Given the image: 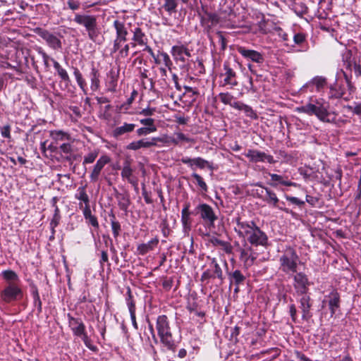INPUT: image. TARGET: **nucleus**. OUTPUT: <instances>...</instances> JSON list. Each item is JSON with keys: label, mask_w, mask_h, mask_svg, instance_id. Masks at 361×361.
Listing matches in <instances>:
<instances>
[{"label": "nucleus", "mask_w": 361, "mask_h": 361, "mask_svg": "<svg viewBox=\"0 0 361 361\" xmlns=\"http://www.w3.org/2000/svg\"><path fill=\"white\" fill-rule=\"evenodd\" d=\"M161 140L159 137H152L151 140L142 139L137 141H134L129 143L126 148L130 150H137L141 148H148L157 145V142H160Z\"/></svg>", "instance_id": "obj_20"}, {"label": "nucleus", "mask_w": 361, "mask_h": 361, "mask_svg": "<svg viewBox=\"0 0 361 361\" xmlns=\"http://www.w3.org/2000/svg\"><path fill=\"white\" fill-rule=\"evenodd\" d=\"M114 27L116 30V35H128V32L125 23L118 20H116L114 22Z\"/></svg>", "instance_id": "obj_42"}, {"label": "nucleus", "mask_w": 361, "mask_h": 361, "mask_svg": "<svg viewBox=\"0 0 361 361\" xmlns=\"http://www.w3.org/2000/svg\"><path fill=\"white\" fill-rule=\"evenodd\" d=\"M292 361H313L299 350L291 353Z\"/></svg>", "instance_id": "obj_46"}, {"label": "nucleus", "mask_w": 361, "mask_h": 361, "mask_svg": "<svg viewBox=\"0 0 361 361\" xmlns=\"http://www.w3.org/2000/svg\"><path fill=\"white\" fill-rule=\"evenodd\" d=\"M35 32L44 40L47 45L51 49L59 51L62 49V42L61 39L62 35L60 33L51 32L41 27L35 28Z\"/></svg>", "instance_id": "obj_5"}, {"label": "nucleus", "mask_w": 361, "mask_h": 361, "mask_svg": "<svg viewBox=\"0 0 361 361\" xmlns=\"http://www.w3.org/2000/svg\"><path fill=\"white\" fill-rule=\"evenodd\" d=\"M298 295H302L299 300L300 308L302 313V319L305 321H308L312 317V314L310 312L312 307L311 298L307 293L298 294Z\"/></svg>", "instance_id": "obj_17"}, {"label": "nucleus", "mask_w": 361, "mask_h": 361, "mask_svg": "<svg viewBox=\"0 0 361 361\" xmlns=\"http://www.w3.org/2000/svg\"><path fill=\"white\" fill-rule=\"evenodd\" d=\"M126 300L130 314H132V312L135 313V303L133 299V295L130 288H128L127 289V297Z\"/></svg>", "instance_id": "obj_44"}, {"label": "nucleus", "mask_w": 361, "mask_h": 361, "mask_svg": "<svg viewBox=\"0 0 361 361\" xmlns=\"http://www.w3.org/2000/svg\"><path fill=\"white\" fill-rule=\"evenodd\" d=\"M67 4L68 8L73 11L79 9L80 6V2L79 0H68Z\"/></svg>", "instance_id": "obj_62"}, {"label": "nucleus", "mask_w": 361, "mask_h": 361, "mask_svg": "<svg viewBox=\"0 0 361 361\" xmlns=\"http://www.w3.org/2000/svg\"><path fill=\"white\" fill-rule=\"evenodd\" d=\"M343 66L346 70L353 71L354 63H355L357 61L354 58L352 57L350 51H348L343 56Z\"/></svg>", "instance_id": "obj_39"}, {"label": "nucleus", "mask_w": 361, "mask_h": 361, "mask_svg": "<svg viewBox=\"0 0 361 361\" xmlns=\"http://www.w3.org/2000/svg\"><path fill=\"white\" fill-rule=\"evenodd\" d=\"M178 0H164L163 5L159 8V12L165 11L169 16L177 12Z\"/></svg>", "instance_id": "obj_32"}, {"label": "nucleus", "mask_w": 361, "mask_h": 361, "mask_svg": "<svg viewBox=\"0 0 361 361\" xmlns=\"http://www.w3.org/2000/svg\"><path fill=\"white\" fill-rule=\"evenodd\" d=\"M210 267L212 269L214 277H217L222 282L224 280L223 271L215 258L212 259Z\"/></svg>", "instance_id": "obj_38"}, {"label": "nucleus", "mask_w": 361, "mask_h": 361, "mask_svg": "<svg viewBox=\"0 0 361 361\" xmlns=\"http://www.w3.org/2000/svg\"><path fill=\"white\" fill-rule=\"evenodd\" d=\"M61 221V215H53L50 222V228L53 235L55 234V228L58 226Z\"/></svg>", "instance_id": "obj_52"}, {"label": "nucleus", "mask_w": 361, "mask_h": 361, "mask_svg": "<svg viewBox=\"0 0 361 361\" xmlns=\"http://www.w3.org/2000/svg\"><path fill=\"white\" fill-rule=\"evenodd\" d=\"M348 109L353 114L361 116V102L355 103L354 106H348Z\"/></svg>", "instance_id": "obj_59"}, {"label": "nucleus", "mask_w": 361, "mask_h": 361, "mask_svg": "<svg viewBox=\"0 0 361 361\" xmlns=\"http://www.w3.org/2000/svg\"><path fill=\"white\" fill-rule=\"evenodd\" d=\"M228 277L230 282V287L233 285L235 286L243 285L246 279L245 275L238 269L228 273Z\"/></svg>", "instance_id": "obj_24"}, {"label": "nucleus", "mask_w": 361, "mask_h": 361, "mask_svg": "<svg viewBox=\"0 0 361 361\" xmlns=\"http://www.w3.org/2000/svg\"><path fill=\"white\" fill-rule=\"evenodd\" d=\"M240 259L244 262V264L247 267L252 266L257 257L250 247L240 250Z\"/></svg>", "instance_id": "obj_25"}, {"label": "nucleus", "mask_w": 361, "mask_h": 361, "mask_svg": "<svg viewBox=\"0 0 361 361\" xmlns=\"http://www.w3.org/2000/svg\"><path fill=\"white\" fill-rule=\"evenodd\" d=\"M159 244L157 237L154 238L147 243H142L137 245V251L139 255H145L148 252L153 250Z\"/></svg>", "instance_id": "obj_27"}, {"label": "nucleus", "mask_w": 361, "mask_h": 361, "mask_svg": "<svg viewBox=\"0 0 361 361\" xmlns=\"http://www.w3.org/2000/svg\"><path fill=\"white\" fill-rule=\"evenodd\" d=\"M156 328L161 343L168 349H174L176 345L171 332L169 321L166 315H160L157 317Z\"/></svg>", "instance_id": "obj_3"}, {"label": "nucleus", "mask_w": 361, "mask_h": 361, "mask_svg": "<svg viewBox=\"0 0 361 361\" xmlns=\"http://www.w3.org/2000/svg\"><path fill=\"white\" fill-rule=\"evenodd\" d=\"M141 124L145 126L147 128L153 129L152 131L154 133L157 131V127L154 125V119L152 118H142L140 120Z\"/></svg>", "instance_id": "obj_49"}, {"label": "nucleus", "mask_w": 361, "mask_h": 361, "mask_svg": "<svg viewBox=\"0 0 361 361\" xmlns=\"http://www.w3.org/2000/svg\"><path fill=\"white\" fill-rule=\"evenodd\" d=\"M23 296V290L16 283H6L5 288L0 293L1 299L6 303L20 300Z\"/></svg>", "instance_id": "obj_7"}, {"label": "nucleus", "mask_w": 361, "mask_h": 361, "mask_svg": "<svg viewBox=\"0 0 361 361\" xmlns=\"http://www.w3.org/2000/svg\"><path fill=\"white\" fill-rule=\"evenodd\" d=\"M256 185L261 188V193H265L263 200L274 207H278L279 200L276 194L270 189L263 187L260 183H257Z\"/></svg>", "instance_id": "obj_22"}, {"label": "nucleus", "mask_w": 361, "mask_h": 361, "mask_svg": "<svg viewBox=\"0 0 361 361\" xmlns=\"http://www.w3.org/2000/svg\"><path fill=\"white\" fill-rule=\"evenodd\" d=\"M233 108L238 110L243 111L245 115L250 118H256V114L252 110V107L243 104V102H238L233 104Z\"/></svg>", "instance_id": "obj_35"}, {"label": "nucleus", "mask_w": 361, "mask_h": 361, "mask_svg": "<svg viewBox=\"0 0 361 361\" xmlns=\"http://www.w3.org/2000/svg\"><path fill=\"white\" fill-rule=\"evenodd\" d=\"M192 177H193L197 184L199 185V187L201 188V190L204 192H207L208 187L207 183L204 181L203 178L197 173H193L192 174Z\"/></svg>", "instance_id": "obj_48"}, {"label": "nucleus", "mask_w": 361, "mask_h": 361, "mask_svg": "<svg viewBox=\"0 0 361 361\" xmlns=\"http://www.w3.org/2000/svg\"><path fill=\"white\" fill-rule=\"evenodd\" d=\"M87 185L80 186L75 194V198L80 200L82 204H87L90 203V198L86 192Z\"/></svg>", "instance_id": "obj_33"}, {"label": "nucleus", "mask_w": 361, "mask_h": 361, "mask_svg": "<svg viewBox=\"0 0 361 361\" xmlns=\"http://www.w3.org/2000/svg\"><path fill=\"white\" fill-rule=\"evenodd\" d=\"M298 113H304L309 116H315L322 122L331 123L329 118V104L323 99H311V101L305 105L295 109Z\"/></svg>", "instance_id": "obj_2"}, {"label": "nucleus", "mask_w": 361, "mask_h": 361, "mask_svg": "<svg viewBox=\"0 0 361 361\" xmlns=\"http://www.w3.org/2000/svg\"><path fill=\"white\" fill-rule=\"evenodd\" d=\"M116 198L118 201L119 208L124 212H127L130 204L129 195L127 193L118 192L116 194Z\"/></svg>", "instance_id": "obj_31"}, {"label": "nucleus", "mask_w": 361, "mask_h": 361, "mask_svg": "<svg viewBox=\"0 0 361 361\" xmlns=\"http://www.w3.org/2000/svg\"><path fill=\"white\" fill-rule=\"evenodd\" d=\"M79 207L82 209V214H83L85 219L92 215V212H91V209H90V203L87 204H85V206L83 207L82 203L80 202Z\"/></svg>", "instance_id": "obj_57"}, {"label": "nucleus", "mask_w": 361, "mask_h": 361, "mask_svg": "<svg viewBox=\"0 0 361 361\" xmlns=\"http://www.w3.org/2000/svg\"><path fill=\"white\" fill-rule=\"evenodd\" d=\"M223 67L224 72L221 73L220 76L224 78V79L221 81L220 85L222 87L229 85L231 88L237 86L238 82L236 72L230 66L228 62H225Z\"/></svg>", "instance_id": "obj_11"}, {"label": "nucleus", "mask_w": 361, "mask_h": 361, "mask_svg": "<svg viewBox=\"0 0 361 361\" xmlns=\"http://www.w3.org/2000/svg\"><path fill=\"white\" fill-rule=\"evenodd\" d=\"M58 75L61 78V79L65 82H70V78L67 73V71L61 68L59 71L57 72Z\"/></svg>", "instance_id": "obj_64"}, {"label": "nucleus", "mask_w": 361, "mask_h": 361, "mask_svg": "<svg viewBox=\"0 0 361 361\" xmlns=\"http://www.w3.org/2000/svg\"><path fill=\"white\" fill-rule=\"evenodd\" d=\"M109 216L111 217V226L112 229L113 235L115 238H116L121 231V226L120 223L116 220V216L114 213L109 214Z\"/></svg>", "instance_id": "obj_40"}, {"label": "nucleus", "mask_w": 361, "mask_h": 361, "mask_svg": "<svg viewBox=\"0 0 361 361\" xmlns=\"http://www.w3.org/2000/svg\"><path fill=\"white\" fill-rule=\"evenodd\" d=\"M100 73L99 71L95 68L92 67L91 68V71L90 73V88L92 91H97L100 87Z\"/></svg>", "instance_id": "obj_28"}, {"label": "nucleus", "mask_w": 361, "mask_h": 361, "mask_svg": "<svg viewBox=\"0 0 361 361\" xmlns=\"http://www.w3.org/2000/svg\"><path fill=\"white\" fill-rule=\"evenodd\" d=\"M132 174L133 170L130 165L128 162H126L123 167L121 176L123 178H126L129 183H133V180L131 179Z\"/></svg>", "instance_id": "obj_45"}, {"label": "nucleus", "mask_w": 361, "mask_h": 361, "mask_svg": "<svg viewBox=\"0 0 361 361\" xmlns=\"http://www.w3.org/2000/svg\"><path fill=\"white\" fill-rule=\"evenodd\" d=\"M135 124L124 123L122 126L115 128L112 130V136L116 139L124 134L133 132L135 130Z\"/></svg>", "instance_id": "obj_26"}, {"label": "nucleus", "mask_w": 361, "mask_h": 361, "mask_svg": "<svg viewBox=\"0 0 361 361\" xmlns=\"http://www.w3.org/2000/svg\"><path fill=\"white\" fill-rule=\"evenodd\" d=\"M237 51L246 60L257 63H262L264 61L263 54L257 51L247 49L245 47L238 46Z\"/></svg>", "instance_id": "obj_14"}, {"label": "nucleus", "mask_w": 361, "mask_h": 361, "mask_svg": "<svg viewBox=\"0 0 361 361\" xmlns=\"http://www.w3.org/2000/svg\"><path fill=\"white\" fill-rule=\"evenodd\" d=\"M235 230L239 236L243 237L253 245L264 246L267 244V235L252 221H242L237 219Z\"/></svg>", "instance_id": "obj_1"}, {"label": "nucleus", "mask_w": 361, "mask_h": 361, "mask_svg": "<svg viewBox=\"0 0 361 361\" xmlns=\"http://www.w3.org/2000/svg\"><path fill=\"white\" fill-rule=\"evenodd\" d=\"M3 278L6 280V283H16L18 284L20 281L18 274L12 270H5L2 272Z\"/></svg>", "instance_id": "obj_37"}, {"label": "nucleus", "mask_w": 361, "mask_h": 361, "mask_svg": "<svg viewBox=\"0 0 361 361\" xmlns=\"http://www.w3.org/2000/svg\"><path fill=\"white\" fill-rule=\"evenodd\" d=\"M130 49V44H126L123 46V47L120 49L119 53L118 54V57L121 59H125L128 56Z\"/></svg>", "instance_id": "obj_56"}, {"label": "nucleus", "mask_w": 361, "mask_h": 361, "mask_svg": "<svg viewBox=\"0 0 361 361\" xmlns=\"http://www.w3.org/2000/svg\"><path fill=\"white\" fill-rule=\"evenodd\" d=\"M306 40V35L302 32L296 33L293 36V41L295 44L300 45Z\"/></svg>", "instance_id": "obj_54"}, {"label": "nucleus", "mask_w": 361, "mask_h": 361, "mask_svg": "<svg viewBox=\"0 0 361 361\" xmlns=\"http://www.w3.org/2000/svg\"><path fill=\"white\" fill-rule=\"evenodd\" d=\"M98 156V152H92L84 157L82 164L85 165L87 164L93 163Z\"/></svg>", "instance_id": "obj_51"}, {"label": "nucleus", "mask_w": 361, "mask_h": 361, "mask_svg": "<svg viewBox=\"0 0 361 361\" xmlns=\"http://www.w3.org/2000/svg\"><path fill=\"white\" fill-rule=\"evenodd\" d=\"M174 136L176 137H173L171 139V142L174 145H178L179 142L184 141L186 142H190V139L188 138L185 134L180 132L175 133Z\"/></svg>", "instance_id": "obj_47"}, {"label": "nucleus", "mask_w": 361, "mask_h": 361, "mask_svg": "<svg viewBox=\"0 0 361 361\" xmlns=\"http://www.w3.org/2000/svg\"><path fill=\"white\" fill-rule=\"evenodd\" d=\"M133 34L132 41L137 42L139 46H144L147 44V37L140 27H135Z\"/></svg>", "instance_id": "obj_29"}, {"label": "nucleus", "mask_w": 361, "mask_h": 361, "mask_svg": "<svg viewBox=\"0 0 361 361\" xmlns=\"http://www.w3.org/2000/svg\"><path fill=\"white\" fill-rule=\"evenodd\" d=\"M345 93V87L342 82L336 80L334 84L329 86V98L341 99Z\"/></svg>", "instance_id": "obj_21"}, {"label": "nucleus", "mask_w": 361, "mask_h": 361, "mask_svg": "<svg viewBox=\"0 0 361 361\" xmlns=\"http://www.w3.org/2000/svg\"><path fill=\"white\" fill-rule=\"evenodd\" d=\"M1 135L5 138H11V126L6 125L0 128Z\"/></svg>", "instance_id": "obj_58"}, {"label": "nucleus", "mask_w": 361, "mask_h": 361, "mask_svg": "<svg viewBox=\"0 0 361 361\" xmlns=\"http://www.w3.org/2000/svg\"><path fill=\"white\" fill-rule=\"evenodd\" d=\"M171 54L176 62L180 63V66L185 67L191 57V51L183 44L174 45L171 47Z\"/></svg>", "instance_id": "obj_8"}, {"label": "nucleus", "mask_w": 361, "mask_h": 361, "mask_svg": "<svg viewBox=\"0 0 361 361\" xmlns=\"http://www.w3.org/2000/svg\"><path fill=\"white\" fill-rule=\"evenodd\" d=\"M343 73V77H344V79L345 80V82L347 84V87L349 90L350 92H352L353 91V90L355 89L354 88V86L353 85V82H352V76L351 75H348L345 71H342Z\"/></svg>", "instance_id": "obj_61"}, {"label": "nucleus", "mask_w": 361, "mask_h": 361, "mask_svg": "<svg viewBox=\"0 0 361 361\" xmlns=\"http://www.w3.org/2000/svg\"><path fill=\"white\" fill-rule=\"evenodd\" d=\"M35 50L42 58L44 71H49L50 68L49 61H51V58L40 47H37Z\"/></svg>", "instance_id": "obj_43"}, {"label": "nucleus", "mask_w": 361, "mask_h": 361, "mask_svg": "<svg viewBox=\"0 0 361 361\" xmlns=\"http://www.w3.org/2000/svg\"><path fill=\"white\" fill-rule=\"evenodd\" d=\"M159 73H160L161 79L158 82L160 83V85L162 87H164L167 84L166 81V78L167 77L166 69L165 68L160 67L159 68Z\"/></svg>", "instance_id": "obj_55"}, {"label": "nucleus", "mask_w": 361, "mask_h": 361, "mask_svg": "<svg viewBox=\"0 0 361 361\" xmlns=\"http://www.w3.org/2000/svg\"><path fill=\"white\" fill-rule=\"evenodd\" d=\"M293 276V287L296 293H307L310 283L307 276L303 272H296L292 275Z\"/></svg>", "instance_id": "obj_12"}, {"label": "nucleus", "mask_w": 361, "mask_h": 361, "mask_svg": "<svg viewBox=\"0 0 361 361\" xmlns=\"http://www.w3.org/2000/svg\"><path fill=\"white\" fill-rule=\"evenodd\" d=\"M218 97H219V99H220V101L223 104H226V105H230L233 108V104L235 103H238V102L234 101L233 96L229 92H221L219 94Z\"/></svg>", "instance_id": "obj_41"}, {"label": "nucleus", "mask_w": 361, "mask_h": 361, "mask_svg": "<svg viewBox=\"0 0 361 361\" xmlns=\"http://www.w3.org/2000/svg\"><path fill=\"white\" fill-rule=\"evenodd\" d=\"M193 214H199L201 219L210 225H213L217 219V216L213 208L206 203L198 204L195 207Z\"/></svg>", "instance_id": "obj_9"}, {"label": "nucleus", "mask_w": 361, "mask_h": 361, "mask_svg": "<svg viewBox=\"0 0 361 361\" xmlns=\"http://www.w3.org/2000/svg\"><path fill=\"white\" fill-rule=\"evenodd\" d=\"M159 56H160L163 63L166 66V67L168 68L169 70H171L173 63H172L169 54L166 52H161V53H160Z\"/></svg>", "instance_id": "obj_53"}, {"label": "nucleus", "mask_w": 361, "mask_h": 361, "mask_svg": "<svg viewBox=\"0 0 361 361\" xmlns=\"http://www.w3.org/2000/svg\"><path fill=\"white\" fill-rule=\"evenodd\" d=\"M210 242L214 246L220 247L227 254H231L233 251V247L228 242L221 240L217 238H212Z\"/></svg>", "instance_id": "obj_34"}, {"label": "nucleus", "mask_w": 361, "mask_h": 361, "mask_svg": "<svg viewBox=\"0 0 361 361\" xmlns=\"http://www.w3.org/2000/svg\"><path fill=\"white\" fill-rule=\"evenodd\" d=\"M87 222L96 229H99V222L94 215H91L85 219Z\"/></svg>", "instance_id": "obj_60"}, {"label": "nucleus", "mask_w": 361, "mask_h": 361, "mask_svg": "<svg viewBox=\"0 0 361 361\" xmlns=\"http://www.w3.org/2000/svg\"><path fill=\"white\" fill-rule=\"evenodd\" d=\"M194 166L200 169H204L205 167L211 168L209 162L201 157L194 158Z\"/></svg>", "instance_id": "obj_50"}, {"label": "nucleus", "mask_w": 361, "mask_h": 361, "mask_svg": "<svg viewBox=\"0 0 361 361\" xmlns=\"http://www.w3.org/2000/svg\"><path fill=\"white\" fill-rule=\"evenodd\" d=\"M299 257L292 247L286 249L280 257V269L288 275H293L297 272Z\"/></svg>", "instance_id": "obj_4"}, {"label": "nucleus", "mask_w": 361, "mask_h": 361, "mask_svg": "<svg viewBox=\"0 0 361 361\" xmlns=\"http://www.w3.org/2000/svg\"><path fill=\"white\" fill-rule=\"evenodd\" d=\"M285 197L288 202H291L292 204L298 205V206H302L305 204L304 201L300 200L298 197H295L286 195Z\"/></svg>", "instance_id": "obj_63"}, {"label": "nucleus", "mask_w": 361, "mask_h": 361, "mask_svg": "<svg viewBox=\"0 0 361 361\" xmlns=\"http://www.w3.org/2000/svg\"><path fill=\"white\" fill-rule=\"evenodd\" d=\"M200 16L201 25L207 33L220 23V18L217 14L206 10L203 11L202 14H200Z\"/></svg>", "instance_id": "obj_13"}, {"label": "nucleus", "mask_w": 361, "mask_h": 361, "mask_svg": "<svg viewBox=\"0 0 361 361\" xmlns=\"http://www.w3.org/2000/svg\"><path fill=\"white\" fill-rule=\"evenodd\" d=\"M73 75H74V76L75 78L76 82H77L78 86L80 87V88L81 89V90L85 94H86V92H87V89H86L87 84H86V82H85V79L82 77V73H80V71H79V69L78 68H74V69H73Z\"/></svg>", "instance_id": "obj_36"}, {"label": "nucleus", "mask_w": 361, "mask_h": 361, "mask_svg": "<svg viewBox=\"0 0 361 361\" xmlns=\"http://www.w3.org/2000/svg\"><path fill=\"white\" fill-rule=\"evenodd\" d=\"M190 204L186 203L181 211V224L183 226V231L185 234L188 235L192 228V220L190 217L191 212L189 211Z\"/></svg>", "instance_id": "obj_19"}, {"label": "nucleus", "mask_w": 361, "mask_h": 361, "mask_svg": "<svg viewBox=\"0 0 361 361\" xmlns=\"http://www.w3.org/2000/svg\"><path fill=\"white\" fill-rule=\"evenodd\" d=\"M69 325L73 334L77 336H81L85 345L88 346L89 338L85 332V326L81 319L70 317Z\"/></svg>", "instance_id": "obj_15"}, {"label": "nucleus", "mask_w": 361, "mask_h": 361, "mask_svg": "<svg viewBox=\"0 0 361 361\" xmlns=\"http://www.w3.org/2000/svg\"><path fill=\"white\" fill-rule=\"evenodd\" d=\"M73 20L77 24L85 27L90 39L94 40L97 36V18L94 16L76 13Z\"/></svg>", "instance_id": "obj_6"}, {"label": "nucleus", "mask_w": 361, "mask_h": 361, "mask_svg": "<svg viewBox=\"0 0 361 361\" xmlns=\"http://www.w3.org/2000/svg\"><path fill=\"white\" fill-rule=\"evenodd\" d=\"M245 156L252 162L267 161L269 164L275 163L273 156L255 149H248Z\"/></svg>", "instance_id": "obj_16"}, {"label": "nucleus", "mask_w": 361, "mask_h": 361, "mask_svg": "<svg viewBox=\"0 0 361 361\" xmlns=\"http://www.w3.org/2000/svg\"><path fill=\"white\" fill-rule=\"evenodd\" d=\"M322 303V307H324L326 305H328L331 316L333 317L341 307V296L338 290L332 289L328 295L324 296Z\"/></svg>", "instance_id": "obj_10"}, {"label": "nucleus", "mask_w": 361, "mask_h": 361, "mask_svg": "<svg viewBox=\"0 0 361 361\" xmlns=\"http://www.w3.org/2000/svg\"><path fill=\"white\" fill-rule=\"evenodd\" d=\"M110 158L106 155L100 157V158L97 161V163L94 166L90 175V180L92 182L95 183L99 180L102 169L106 164L110 162Z\"/></svg>", "instance_id": "obj_18"}, {"label": "nucleus", "mask_w": 361, "mask_h": 361, "mask_svg": "<svg viewBox=\"0 0 361 361\" xmlns=\"http://www.w3.org/2000/svg\"><path fill=\"white\" fill-rule=\"evenodd\" d=\"M118 73H116L114 69H111L108 72L106 75L105 85L109 92H116L118 83Z\"/></svg>", "instance_id": "obj_23"}, {"label": "nucleus", "mask_w": 361, "mask_h": 361, "mask_svg": "<svg viewBox=\"0 0 361 361\" xmlns=\"http://www.w3.org/2000/svg\"><path fill=\"white\" fill-rule=\"evenodd\" d=\"M326 85V79L322 76H316L312 78L310 82L306 83L303 87H312L315 86L316 91L319 92Z\"/></svg>", "instance_id": "obj_30"}]
</instances>
